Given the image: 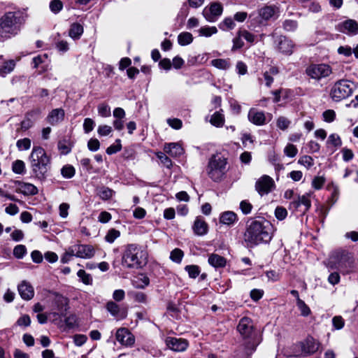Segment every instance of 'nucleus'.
I'll list each match as a JSON object with an SVG mask.
<instances>
[{
  "instance_id": "f257e3e1",
  "label": "nucleus",
  "mask_w": 358,
  "mask_h": 358,
  "mask_svg": "<svg viewBox=\"0 0 358 358\" xmlns=\"http://www.w3.org/2000/svg\"><path fill=\"white\" fill-rule=\"evenodd\" d=\"M272 227L266 221L252 220L247 224L244 233V241L248 247L252 248L262 243H268L272 239Z\"/></svg>"
},
{
  "instance_id": "f03ea898",
  "label": "nucleus",
  "mask_w": 358,
  "mask_h": 358,
  "mask_svg": "<svg viewBox=\"0 0 358 358\" xmlns=\"http://www.w3.org/2000/svg\"><path fill=\"white\" fill-rule=\"evenodd\" d=\"M25 22L20 12H7L0 17V38L8 39L16 36Z\"/></svg>"
},
{
  "instance_id": "7ed1b4c3",
  "label": "nucleus",
  "mask_w": 358,
  "mask_h": 358,
  "mask_svg": "<svg viewBox=\"0 0 358 358\" xmlns=\"http://www.w3.org/2000/svg\"><path fill=\"white\" fill-rule=\"evenodd\" d=\"M148 254L142 246L131 243L125 245L122 257V265L127 268L138 269L147 263Z\"/></svg>"
},
{
  "instance_id": "20e7f679",
  "label": "nucleus",
  "mask_w": 358,
  "mask_h": 358,
  "mask_svg": "<svg viewBox=\"0 0 358 358\" xmlns=\"http://www.w3.org/2000/svg\"><path fill=\"white\" fill-rule=\"evenodd\" d=\"M31 168L34 176L39 180L47 177L50 168V159L41 147H34L30 155Z\"/></svg>"
},
{
  "instance_id": "39448f33",
  "label": "nucleus",
  "mask_w": 358,
  "mask_h": 358,
  "mask_svg": "<svg viewBox=\"0 0 358 358\" xmlns=\"http://www.w3.org/2000/svg\"><path fill=\"white\" fill-rule=\"evenodd\" d=\"M329 264L343 274L351 273L355 268L353 254L346 250L335 251L329 258Z\"/></svg>"
},
{
  "instance_id": "423d86ee",
  "label": "nucleus",
  "mask_w": 358,
  "mask_h": 358,
  "mask_svg": "<svg viewBox=\"0 0 358 358\" xmlns=\"http://www.w3.org/2000/svg\"><path fill=\"white\" fill-rule=\"evenodd\" d=\"M227 160L220 155H215L209 159L207 166L208 176L215 182L224 179L227 171Z\"/></svg>"
},
{
  "instance_id": "0eeeda50",
  "label": "nucleus",
  "mask_w": 358,
  "mask_h": 358,
  "mask_svg": "<svg viewBox=\"0 0 358 358\" xmlns=\"http://www.w3.org/2000/svg\"><path fill=\"white\" fill-rule=\"evenodd\" d=\"M95 253L94 248L91 245L75 244L66 249L61 257L62 263H68L73 257L82 259H90Z\"/></svg>"
},
{
  "instance_id": "6e6552de",
  "label": "nucleus",
  "mask_w": 358,
  "mask_h": 358,
  "mask_svg": "<svg viewBox=\"0 0 358 358\" xmlns=\"http://www.w3.org/2000/svg\"><path fill=\"white\" fill-rule=\"evenodd\" d=\"M237 330L244 339L248 340L245 346L246 349L255 350L257 342L255 341L256 334L251 319L246 317L241 318L237 326Z\"/></svg>"
},
{
  "instance_id": "1a4fd4ad",
  "label": "nucleus",
  "mask_w": 358,
  "mask_h": 358,
  "mask_svg": "<svg viewBox=\"0 0 358 358\" xmlns=\"http://www.w3.org/2000/svg\"><path fill=\"white\" fill-rule=\"evenodd\" d=\"M354 83L349 80L341 79L336 81L330 91L333 101L338 102L349 97L353 92Z\"/></svg>"
},
{
  "instance_id": "9d476101",
  "label": "nucleus",
  "mask_w": 358,
  "mask_h": 358,
  "mask_svg": "<svg viewBox=\"0 0 358 358\" xmlns=\"http://www.w3.org/2000/svg\"><path fill=\"white\" fill-rule=\"evenodd\" d=\"M310 194L306 193L302 196H298L290 202L289 208L292 212H299L301 215L305 214L311 206L310 199Z\"/></svg>"
},
{
  "instance_id": "9b49d317",
  "label": "nucleus",
  "mask_w": 358,
  "mask_h": 358,
  "mask_svg": "<svg viewBox=\"0 0 358 358\" xmlns=\"http://www.w3.org/2000/svg\"><path fill=\"white\" fill-rule=\"evenodd\" d=\"M306 73L311 78L319 80L328 77L332 73V70L328 64H312L306 69Z\"/></svg>"
},
{
  "instance_id": "f8f14e48",
  "label": "nucleus",
  "mask_w": 358,
  "mask_h": 358,
  "mask_svg": "<svg viewBox=\"0 0 358 358\" xmlns=\"http://www.w3.org/2000/svg\"><path fill=\"white\" fill-rule=\"evenodd\" d=\"M336 30L348 36L358 34V22L352 19H348L336 25Z\"/></svg>"
},
{
  "instance_id": "ddd939ff",
  "label": "nucleus",
  "mask_w": 358,
  "mask_h": 358,
  "mask_svg": "<svg viewBox=\"0 0 358 358\" xmlns=\"http://www.w3.org/2000/svg\"><path fill=\"white\" fill-rule=\"evenodd\" d=\"M268 116L269 118L267 120V117L265 113L255 108H250L248 114V120L257 126L266 124L268 121H270L272 115L271 114H268Z\"/></svg>"
},
{
  "instance_id": "4468645a",
  "label": "nucleus",
  "mask_w": 358,
  "mask_h": 358,
  "mask_svg": "<svg viewBox=\"0 0 358 358\" xmlns=\"http://www.w3.org/2000/svg\"><path fill=\"white\" fill-rule=\"evenodd\" d=\"M273 180L268 176L264 175L255 183V189L260 195L268 194L274 187Z\"/></svg>"
},
{
  "instance_id": "2eb2a0df",
  "label": "nucleus",
  "mask_w": 358,
  "mask_h": 358,
  "mask_svg": "<svg viewBox=\"0 0 358 358\" xmlns=\"http://www.w3.org/2000/svg\"><path fill=\"white\" fill-rule=\"evenodd\" d=\"M222 7L220 3H213L209 8H205L203 10V15L208 22H215L218 17L222 15Z\"/></svg>"
},
{
  "instance_id": "dca6fc26",
  "label": "nucleus",
  "mask_w": 358,
  "mask_h": 358,
  "mask_svg": "<svg viewBox=\"0 0 358 358\" xmlns=\"http://www.w3.org/2000/svg\"><path fill=\"white\" fill-rule=\"evenodd\" d=\"M166 343L169 348L176 352L184 351L188 346V343L185 339L175 337H168L166 339Z\"/></svg>"
},
{
  "instance_id": "f3484780",
  "label": "nucleus",
  "mask_w": 358,
  "mask_h": 358,
  "mask_svg": "<svg viewBox=\"0 0 358 358\" xmlns=\"http://www.w3.org/2000/svg\"><path fill=\"white\" fill-rule=\"evenodd\" d=\"M115 337L122 345L131 346L134 343V336L125 328L119 329L116 332Z\"/></svg>"
},
{
  "instance_id": "a211bd4d",
  "label": "nucleus",
  "mask_w": 358,
  "mask_h": 358,
  "mask_svg": "<svg viewBox=\"0 0 358 358\" xmlns=\"http://www.w3.org/2000/svg\"><path fill=\"white\" fill-rule=\"evenodd\" d=\"M277 48L283 54L290 55L293 52L294 45L289 38L280 36L276 39Z\"/></svg>"
},
{
  "instance_id": "6ab92c4d",
  "label": "nucleus",
  "mask_w": 358,
  "mask_h": 358,
  "mask_svg": "<svg viewBox=\"0 0 358 358\" xmlns=\"http://www.w3.org/2000/svg\"><path fill=\"white\" fill-rule=\"evenodd\" d=\"M279 8L275 6H265L258 10L259 16L265 21L271 19L273 17H278Z\"/></svg>"
},
{
  "instance_id": "aec40b11",
  "label": "nucleus",
  "mask_w": 358,
  "mask_h": 358,
  "mask_svg": "<svg viewBox=\"0 0 358 358\" xmlns=\"http://www.w3.org/2000/svg\"><path fill=\"white\" fill-rule=\"evenodd\" d=\"M18 292L24 300H31L34 296V287L27 281H22L17 287Z\"/></svg>"
},
{
  "instance_id": "412c9836",
  "label": "nucleus",
  "mask_w": 358,
  "mask_h": 358,
  "mask_svg": "<svg viewBox=\"0 0 358 358\" xmlns=\"http://www.w3.org/2000/svg\"><path fill=\"white\" fill-rule=\"evenodd\" d=\"M106 309L117 320H122L127 317L126 309H121L120 306L113 301L107 303Z\"/></svg>"
},
{
  "instance_id": "4be33fe9",
  "label": "nucleus",
  "mask_w": 358,
  "mask_h": 358,
  "mask_svg": "<svg viewBox=\"0 0 358 358\" xmlns=\"http://www.w3.org/2000/svg\"><path fill=\"white\" fill-rule=\"evenodd\" d=\"M64 117V110L62 108H55L52 110L46 117L47 122L52 126H55L62 122Z\"/></svg>"
},
{
  "instance_id": "5701e85b",
  "label": "nucleus",
  "mask_w": 358,
  "mask_h": 358,
  "mask_svg": "<svg viewBox=\"0 0 358 358\" xmlns=\"http://www.w3.org/2000/svg\"><path fill=\"white\" fill-rule=\"evenodd\" d=\"M194 233L197 236H203L208 232V224L201 217H197L192 226Z\"/></svg>"
},
{
  "instance_id": "b1692460",
  "label": "nucleus",
  "mask_w": 358,
  "mask_h": 358,
  "mask_svg": "<svg viewBox=\"0 0 358 358\" xmlns=\"http://www.w3.org/2000/svg\"><path fill=\"white\" fill-rule=\"evenodd\" d=\"M165 152L170 155L171 157H177L183 154V148L178 143H170L166 144L164 148Z\"/></svg>"
},
{
  "instance_id": "393cba45",
  "label": "nucleus",
  "mask_w": 358,
  "mask_h": 358,
  "mask_svg": "<svg viewBox=\"0 0 358 358\" xmlns=\"http://www.w3.org/2000/svg\"><path fill=\"white\" fill-rule=\"evenodd\" d=\"M208 263L215 268H223L225 266L226 259L217 254H211L208 257Z\"/></svg>"
},
{
  "instance_id": "a878e982",
  "label": "nucleus",
  "mask_w": 358,
  "mask_h": 358,
  "mask_svg": "<svg viewBox=\"0 0 358 358\" xmlns=\"http://www.w3.org/2000/svg\"><path fill=\"white\" fill-rule=\"evenodd\" d=\"M318 349V345L313 338H308L302 343V350L306 355L314 353Z\"/></svg>"
},
{
  "instance_id": "bb28decb",
  "label": "nucleus",
  "mask_w": 358,
  "mask_h": 358,
  "mask_svg": "<svg viewBox=\"0 0 358 358\" xmlns=\"http://www.w3.org/2000/svg\"><path fill=\"white\" fill-rule=\"evenodd\" d=\"M237 220L236 214L232 211H226L222 213L220 218V222L227 225L234 224Z\"/></svg>"
},
{
  "instance_id": "cd10ccee",
  "label": "nucleus",
  "mask_w": 358,
  "mask_h": 358,
  "mask_svg": "<svg viewBox=\"0 0 358 358\" xmlns=\"http://www.w3.org/2000/svg\"><path fill=\"white\" fill-rule=\"evenodd\" d=\"M210 64L214 67L220 70H227L231 66L229 59H215L211 60Z\"/></svg>"
},
{
  "instance_id": "c85d7f7f",
  "label": "nucleus",
  "mask_w": 358,
  "mask_h": 358,
  "mask_svg": "<svg viewBox=\"0 0 358 358\" xmlns=\"http://www.w3.org/2000/svg\"><path fill=\"white\" fill-rule=\"evenodd\" d=\"M83 33V27L79 23H73L69 29V36L73 39H78Z\"/></svg>"
},
{
  "instance_id": "c756f323",
  "label": "nucleus",
  "mask_w": 358,
  "mask_h": 358,
  "mask_svg": "<svg viewBox=\"0 0 358 358\" xmlns=\"http://www.w3.org/2000/svg\"><path fill=\"white\" fill-rule=\"evenodd\" d=\"M20 192L25 195H35L38 193V189L31 183H23L20 186Z\"/></svg>"
},
{
  "instance_id": "7c9ffc66",
  "label": "nucleus",
  "mask_w": 358,
  "mask_h": 358,
  "mask_svg": "<svg viewBox=\"0 0 358 358\" xmlns=\"http://www.w3.org/2000/svg\"><path fill=\"white\" fill-rule=\"evenodd\" d=\"M327 145L328 146H333L335 148V150H336L337 148L341 146L342 141L338 134H331L328 137V139L327 141Z\"/></svg>"
},
{
  "instance_id": "2f4dec72",
  "label": "nucleus",
  "mask_w": 358,
  "mask_h": 358,
  "mask_svg": "<svg viewBox=\"0 0 358 358\" xmlns=\"http://www.w3.org/2000/svg\"><path fill=\"white\" fill-rule=\"evenodd\" d=\"M193 41L192 34L189 32H182L178 36V41L180 45H187Z\"/></svg>"
},
{
  "instance_id": "473e14b6",
  "label": "nucleus",
  "mask_w": 358,
  "mask_h": 358,
  "mask_svg": "<svg viewBox=\"0 0 358 358\" xmlns=\"http://www.w3.org/2000/svg\"><path fill=\"white\" fill-rule=\"evenodd\" d=\"M15 63L13 60L6 62L0 67V76H5L6 74L10 73L15 68Z\"/></svg>"
},
{
  "instance_id": "72a5a7b5",
  "label": "nucleus",
  "mask_w": 358,
  "mask_h": 358,
  "mask_svg": "<svg viewBox=\"0 0 358 358\" xmlns=\"http://www.w3.org/2000/svg\"><path fill=\"white\" fill-rule=\"evenodd\" d=\"M291 120L285 116H280L276 120V125L280 130L285 131L289 128Z\"/></svg>"
},
{
  "instance_id": "f704fd0d",
  "label": "nucleus",
  "mask_w": 358,
  "mask_h": 358,
  "mask_svg": "<svg viewBox=\"0 0 358 358\" xmlns=\"http://www.w3.org/2000/svg\"><path fill=\"white\" fill-rule=\"evenodd\" d=\"M224 121V116L220 112H215L210 118V123L217 127H222Z\"/></svg>"
},
{
  "instance_id": "c9c22d12",
  "label": "nucleus",
  "mask_w": 358,
  "mask_h": 358,
  "mask_svg": "<svg viewBox=\"0 0 358 358\" xmlns=\"http://www.w3.org/2000/svg\"><path fill=\"white\" fill-rule=\"evenodd\" d=\"M114 194L113 189L103 187L98 190L97 194L102 200H108L110 199Z\"/></svg>"
},
{
  "instance_id": "e433bc0d",
  "label": "nucleus",
  "mask_w": 358,
  "mask_h": 358,
  "mask_svg": "<svg viewBox=\"0 0 358 358\" xmlns=\"http://www.w3.org/2000/svg\"><path fill=\"white\" fill-rule=\"evenodd\" d=\"M76 170L71 165L67 164L64 166L61 169V174L65 178H71L75 176Z\"/></svg>"
},
{
  "instance_id": "4c0bfd02",
  "label": "nucleus",
  "mask_w": 358,
  "mask_h": 358,
  "mask_svg": "<svg viewBox=\"0 0 358 358\" xmlns=\"http://www.w3.org/2000/svg\"><path fill=\"white\" fill-rule=\"evenodd\" d=\"M12 170L15 173L24 174L25 173V164L22 160H16L13 163Z\"/></svg>"
},
{
  "instance_id": "58836bf2",
  "label": "nucleus",
  "mask_w": 358,
  "mask_h": 358,
  "mask_svg": "<svg viewBox=\"0 0 358 358\" xmlns=\"http://www.w3.org/2000/svg\"><path fill=\"white\" fill-rule=\"evenodd\" d=\"M217 32L215 27H203L199 29V36L210 37Z\"/></svg>"
},
{
  "instance_id": "ea45409f",
  "label": "nucleus",
  "mask_w": 358,
  "mask_h": 358,
  "mask_svg": "<svg viewBox=\"0 0 358 358\" xmlns=\"http://www.w3.org/2000/svg\"><path fill=\"white\" fill-rule=\"evenodd\" d=\"M296 306L299 310L301 312V315L302 316L306 317L310 315V309L309 307L305 303V302L301 299H298V301L296 302Z\"/></svg>"
},
{
  "instance_id": "a19ab883",
  "label": "nucleus",
  "mask_w": 358,
  "mask_h": 358,
  "mask_svg": "<svg viewBox=\"0 0 358 358\" xmlns=\"http://www.w3.org/2000/svg\"><path fill=\"white\" fill-rule=\"evenodd\" d=\"M282 27L287 31H294L298 27V22L293 20H285L282 23Z\"/></svg>"
},
{
  "instance_id": "79ce46f5",
  "label": "nucleus",
  "mask_w": 358,
  "mask_h": 358,
  "mask_svg": "<svg viewBox=\"0 0 358 358\" xmlns=\"http://www.w3.org/2000/svg\"><path fill=\"white\" fill-rule=\"evenodd\" d=\"M183 255L184 253L180 249L176 248L171 252L170 259L176 263H180Z\"/></svg>"
},
{
  "instance_id": "37998d69",
  "label": "nucleus",
  "mask_w": 358,
  "mask_h": 358,
  "mask_svg": "<svg viewBox=\"0 0 358 358\" xmlns=\"http://www.w3.org/2000/svg\"><path fill=\"white\" fill-rule=\"evenodd\" d=\"M120 236V232L117 230V229H110L107 234L105 236V240L110 243H112L115 241V240L116 238H117L119 236Z\"/></svg>"
},
{
  "instance_id": "c03bdc74",
  "label": "nucleus",
  "mask_w": 358,
  "mask_h": 358,
  "mask_svg": "<svg viewBox=\"0 0 358 358\" xmlns=\"http://www.w3.org/2000/svg\"><path fill=\"white\" fill-rule=\"evenodd\" d=\"M16 146L20 150H27L31 147V140L28 138L20 139L17 141Z\"/></svg>"
},
{
  "instance_id": "a18cd8bd",
  "label": "nucleus",
  "mask_w": 358,
  "mask_h": 358,
  "mask_svg": "<svg viewBox=\"0 0 358 358\" xmlns=\"http://www.w3.org/2000/svg\"><path fill=\"white\" fill-rule=\"evenodd\" d=\"M27 253V248L24 245H17L13 249V255L17 259H22Z\"/></svg>"
},
{
  "instance_id": "49530a36",
  "label": "nucleus",
  "mask_w": 358,
  "mask_h": 358,
  "mask_svg": "<svg viewBox=\"0 0 358 358\" xmlns=\"http://www.w3.org/2000/svg\"><path fill=\"white\" fill-rule=\"evenodd\" d=\"M238 36L243 37V39L250 43H254L255 40V36L245 29L239 30Z\"/></svg>"
},
{
  "instance_id": "de8ad7c7",
  "label": "nucleus",
  "mask_w": 358,
  "mask_h": 358,
  "mask_svg": "<svg viewBox=\"0 0 358 358\" xmlns=\"http://www.w3.org/2000/svg\"><path fill=\"white\" fill-rule=\"evenodd\" d=\"M78 276L81 279L82 282L85 285H90L92 278L90 274L87 273L85 270L80 269L77 273Z\"/></svg>"
},
{
  "instance_id": "09e8293b",
  "label": "nucleus",
  "mask_w": 358,
  "mask_h": 358,
  "mask_svg": "<svg viewBox=\"0 0 358 358\" xmlns=\"http://www.w3.org/2000/svg\"><path fill=\"white\" fill-rule=\"evenodd\" d=\"M299 164L304 166L307 169H310L314 164L313 159L308 155H304L299 158L298 161Z\"/></svg>"
},
{
  "instance_id": "8fccbe9b",
  "label": "nucleus",
  "mask_w": 358,
  "mask_h": 358,
  "mask_svg": "<svg viewBox=\"0 0 358 358\" xmlns=\"http://www.w3.org/2000/svg\"><path fill=\"white\" fill-rule=\"evenodd\" d=\"M185 271L188 273L189 276L192 278H196L200 273L199 266L196 265L186 266Z\"/></svg>"
},
{
  "instance_id": "3c124183",
  "label": "nucleus",
  "mask_w": 358,
  "mask_h": 358,
  "mask_svg": "<svg viewBox=\"0 0 358 358\" xmlns=\"http://www.w3.org/2000/svg\"><path fill=\"white\" fill-rule=\"evenodd\" d=\"M98 113L101 117H109L110 115V108L106 103H101L98 106Z\"/></svg>"
},
{
  "instance_id": "603ef678",
  "label": "nucleus",
  "mask_w": 358,
  "mask_h": 358,
  "mask_svg": "<svg viewBox=\"0 0 358 358\" xmlns=\"http://www.w3.org/2000/svg\"><path fill=\"white\" fill-rule=\"evenodd\" d=\"M94 126L95 122L92 119L87 117L84 120L83 129L85 133L88 134L92 131L94 129Z\"/></svg>"
},
{
  "instance_id": "864d4df0",
  "label": "nucleus",
  "mask_w": 358,
  "mask_h": 358,
  "mask_svg": "<svg viewBox=\"0 0 358 358\" xmlns=\"http://www.w3.org/2000/svg\"><path fill=\"white\" fill-rule=\"evenodd\" d=\"M115 142L117 143L116 145L115 144H113L111 145H110L107 149H106V153L108 155H113V154H115L119 151L121 150L122 149V145H121V141L120 139H117L115 141Z\"/></svg>"
},
{
  "instance_id": "5fc2aeb1",
  "label": "nucleus",
  "mask_w": 358,
  "mask_h": 358,
  "mask_svg": "<svg viewBox=\"0 0 358 358\" xmlns=\"http://www.w3.org/2000/svg\"><path fill=\"white\" fill-rule=\"evenodd\" d=\"M298 150L293 144H288L284 149V153L289 157H294L296 155Z\"/></svg>"
},
{
  "instance_id": "6e6d98bb",
  "label": "nucleus",
  "mask_w": 358,
  "mask_h": 358,
  "mask_svg": "<svg viewBox=\"0 0 358 358\" xmlns=\"http://www.w3.org/2000/svg\"><path fill=\"white\" fill-rule=\"evenodd\" d=\"M112 127L106 124L100 125L97 129V133L100 136H108L112 132Z\"/></svg>"
},
{
  "instance_id": "4d7b16f0",
  "label": "nucleus",
  "mask_w": 358,
  "mask_h": 358,
  "mask_svg": "<svg viewBox=\"0 0 358 358\" xmlns=\"http://www.w3.org/2000/svg\"><path fill=\"white\" fill-rule=\"evenodd\" d=\"M235 27V23L234 20L230 18L227 17L224 19V20L220 24V28L226 30V29H232Z\"/></svg>"
},
{
  "instance_id": "13d9d810",
  "label": "nucleus",
  "mask_w": 358,
  "mask_h": 358,
  "mask_svg": "<svg viewBox=\"0 0 358 358\" xmlns=\"http://www.w3.org/2000/svg\"><path fill=\"white\" fill-rule=\"evenodd\" d=\"M275 215L278 220H283L287 215V211L285 208L278 206L275 210Z\"/></svg>"
},
{
  "instance_id": "bf43d9fd",
  "label": "nucleus",
  "mask_w": 358,
  "mask_h": 358,
  "mask_svg": "<svg viewBox=\"0 0 358 358\" xmlns=\"http://www.w3.org/2000/svg\"><path fill=\"white\" fill-rule=\"evenodd\" d=\"M63 7L62 3L60 0H52L50 3V8L51 11L55 13L59 12Z\"/></svg>"
},
{
  "instance_id": "052dcab7",
  "label": "nucleus",
  "mask_w": 358,
  "mask_h": 358,
  "mask_svg": "<svg viewBox=\"0 0 358 358\" xmlns=\"http://www.w3.org/2000/svg\"><path fill=\"white\" fill-rule=\"evenodd\" d=\"M158 159L167 168H171L172 166L171 160L163 152H158L157 154Z\"/></svg>"
},
{
  "instance_id": "680f3d73",
  "label": "nucleus",
  "mask_w": 358,
  "mask_h": 358,
  "mask_svg": "<svg viewBox=\"0 0 358 358\" xmlns=\"http://www.w3.org/2000/svg\"><path fill=\"white\" fill-rule=\"evenodd\" d=\"M41 113V111L39 108H36L27 112L25 117L32 120L33 122L34 123L35 121H36V120L39 117Z\"/></svg>"
},
{
  "instance_id": "e2e57ef3",
  "label": "nucleus",
  "mask_w": 358,
  "mask_h": 358,
  "mask_svg": "<svg viewBox=\"0 0 358 358\" xmlns=\"http://www.w3.org/2000/svg\"><path fill=\"white\" fill-rule=\"evenodd\" d=\"M31 324V319L28 315H24L17 320V324L20 327H29Z\"/></svg>"
},
{
  "instance_id": "0e129e2a",
  "label": "nucleus",
  "mask_w": 358,
  "mask_h": 358,
  "mask_svg": "<svg viewBox=\"0 0 358 358\" xmlns=\"http://www.w3.org/2000/svg\"><path fill=\"white\" fill-rule=\"evenodd\" d=\"M168 124L174 129H180L182 126V122L180 119L172 118L167 120Z\"/></svg>"
},
{
  "instance_id": "69168bd1",
  "label": "nucleus",
  "mask_w": 358,
  "mask_h": 358,
  "mask_svg": "<svg viewBox=\"0 0 358 358\" xmlns=\"http://www.w3.org/2000/svg\"><path fill=\"white\" fill-rule=\"evenodd\" d=\"M323 118L325 122H331L334 120L336 113L333 110H327L323 113Z\"/></svg>"
},
{
  "instance_id": "338daca9",
  "label": "nucleus",
  "mask_w": 358,
  "mask_h": 358,
  "mask_svg": "<svg viewBox=\"0 0 358 358\" xmlns=\"http://www.w3.org/2000/svg\"><path fill=\"white\" fill-rule=\"evenodd\" d=\"M87 147L90 150L95 152L99 149L100 143L96 138H91L87 143Z\"/></svg>"
},
{
  "instance_id": "774afa93",
  "label": "nucleus",
  "mask_w": 358,
  "mask_h": 358,
  "mask_svg": "<svg viewBox=\"0 0 358 358\" xmlns=\"http://www.w3.org/2000/svg\"><path fill=\"white\" fill-rule=\"evenodd\" d=\"M332 323L336 329H341L344 327V320L341 316H335L332 319Z\"/></svg>"
}]
</instances>
